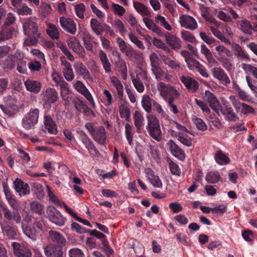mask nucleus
Instances as JSON below:
<instances>
[{
  "instance_id": "20",
  "label": "nucleus",
  "mask_w": 257,
  "mask_h": 257,
  "mask_svg": "<svg viewBox=\"0 0 257 257\" xmlns=\"http://www.w3.org/2000/svg\"><path fill=\"white\" fill-rule=\"evenodd\" d=\"M217 52L218 59L222 62L227 63L228 58L231 56V52L223 45H219L215 47Z\"/></svg>"
},
{
  "instance_id": "39",
  "label": "nucleus",
  "mask_w": 257,
  "mask_h": 257,
  "mask_svg": "<svg viewBox=\"0 0 257 257\" xmlns=\"http://www.w3.org/2000/svg\"><path fill=\"white\" fill-rule=\"evenodd\" d=\"M30 209L33 213L42 215L44 213V205L37 201L32 202L30 204Z\"/></svg>"
},
{
  "instance_id": "11",
  "label": "nucleus",
  "mask_w": 257,
  "mask_h": 257,
  "mask_svg": "<svg viewBox=\"0 0 257 257\" xmlns=\"http://www.w3.org/2000/svg\"><path fill=\"white\" fill-rule=\"evenodd\" d=\"M60 24L63 29L74 35L77 30L76 25L71 18H66L62 17L60 18Z\"/></svg>"
},
{
  "instance_id": "16",
  "label": "nucleus",
  "mask_w": 257,
  "mask_h": 257,
  "mask_svg": "<svg viewBox=\"0 0 257 257\" xmlns=\"http://www.w3.org/2000/svg\"><path fill=\"white\" fill-rule=\"evenodd\" d=\"M75 89L82 94L90 102L93 107H95V103L93 101L91 94L86 88L85 86L80 81H77L74 84Z\"/></svg>"
},
{
  "instance_id": "45",
  "label": "nucleus",
  "mask_w": 257,
  "mask_h": 257,
  "mask_svg": "<svg viewBox=\"0 0 257 257\" xmlns=\"http://www.w3.org/2000/svg\"><path fill=\"white\" fill-rule=\"evenodd\" d=\"M63 73L65 78L68 81L72 80L74 77L71 65H65L63 70Z\"/></svg>"
},
{
  "instance_id": "27",
  "label": "nucleus",
  "mask_w": 257,
  "mask_h": 257,
  "mask_svg": "<svg viewBox=\"0 0 257 257\" xmlns=\"http://www.w3.org/2000/svg\"><path fill=\"white\" fill-rule=\"evenodd\" d=\"M24 84L27 90L29 91L37 93L41 89V83L37 81L28 79Z\"/></svg>"
},
{
  "instance_id": "37",
  "label": "nucleus",
  "mask_w": 257,
  "mask_h": 257,
  "mask_svg": "<svg viewBox=\"0 0 257 257\" xmlns=\"http://www.w3.org/2000/svg\"><path fill=\"white\" fill-rule=\"evenodd\" d=\"M216 162L220 165L227 164L229 163V159L221 150H218L215 155Z\"/></svg>"
},
{
  "instance_id": "13",
  "label": "nucleus",
  "mask_w": 257,
  "mask_h": 257,
  "mask_svg": "<svg viewBox=\"0 0 257 257\" xmlns=\"http://www.w3.org/2000/svg\"><path fill=\"white\" fill-rule=\"evenodd\" d=\"M0 207L4 213V217L8 220L14 219L17 223L21 221V216L18 211H11L5 204H0Z\"/></svg>"
},
{
  "instance_id": "35",
  "label": "nucleus",
  "mask_w": 257,
  "mask_h": 257,
  "mask_svg": "<svg viewBox=\"0 0 257 257\" xmlns=\"http://www.w3.org/2000/svg\"><path fill=\"white\" fill-rule=\"evenodd\" d=\"M32 190L34 192L36 197L39 199H42L45 195L44 188L42 185L38 182H33L31 183Z\"/></svg>"
},
{
  "instance_id": "29",
  "label": "nucleus",
  "mask_w": 257,
  "mask_h": 257,
  "mask_svg": "<svg viewBox=\"0 0 257 257\" xmlns=\"http://www.w3.org/2000/svg\"><path fill=\"white\" fill-rule=\"evenodd\" d=\"M133 6L136 11L140 14L143 18L148 17L150 15V11L145 5L139 2H134Z\"/></svg>"
},
{
  "instance_id": "42",
  "label": "nucleus",
  "mask_w": 257,
  "mask_h": 257,
  "mask_svg": "<svg viewBox=\"0 0 257 257\" xmlns=\"http://www.w3.org/2000/svg\"><path fill=\"white\" fill-rule=\"evenodd\" d=\"M200 51L204 55L208 63H211L214 62V59L212 56V53L205 45L202 44L201 45Z\"/></svg>"
},
{
  "instance_id": "23",
  "label": "nucleus",
  "mask_w": 257,
  "mask_h": 257,
  "mask_svg": "<svg viewBox=\"0 0 257 257\" xmlns=\"http://www.w3.org/2000/svg\"><path fill=\"white\" fill-rule=\"evenodd\" d=\"M49 235L52 241L57 243L56 245H61L63 247L66 244V239L58 231L50 230Z\"/></svg>"
},
{
  "instance_id": "57",
  "label": "nucleus",
  "mask_w": 257,
  "mask_h": 257,
  "mask_svg": "<svg viewBox=\"0 0 257 257\" xmlns=\"http://www.w3.org/2000/svg\"><path fill=\"white\" fill-rule=\"evenodd\" d=\"M119 113L121 117H125L127 121L130 120L131 116L130 109L126 106H121L119 107Z\"/></svg>"
},
{
  "instance_id": "14",
  "label": "nucleus",
  "mask_w": 257,
  "mask_h": 257,
  "mask_svg": "<svg viewBox=\"0 0 257 257\" xmlns=\"http://www.w3.org/2000/svg\"><path fill=\"white\" fill-rule=\"evenodd\" d=\"M58 98V93L54 88H47L43 101L45 105L50 106L51 103H55Z\"/></svg>"
},
{
  "instance_id": "7",
  "label": "nucleus",
  "mask_w": 257,
  "mask_h": 257,
  "mask_svg": "<svg viewBox=\"0 0 257 257\" xmlns=\"http://www.w3.org/2000/svg\"><path fill=\"white\" fill-rule=\"evenodd\" d=\"M228 12L230 16L221 10H216L214 13L219 19L225 22H231L233 20L239 18L238 15L232 8H229Z\"/></svg>"
},
{
  "instance_id": "53",
  "label": "nucleus",
  "mask_w": 257,
  "mask_h": 257,
  "mask_svg": "<svg viewBox=\"0 0 257 257\" xmlns=\"http://www.w3.org/2000/svg\"><path fill=\"white\" fill-rule=\"evenodd\" d=\"M111 5L113 12L115 15L121 17L125 14V10L122 6L114 3H112Z\"/></svg>"
},
{
  "instance_id": "43",
  "label": "nucleus",
  "mask_w": 257,
  "mask_h": 257,
  "mask_svg": "<svg viewBox=\"0 0 257 257\" xmlns=\"http://www.w3.org/2000/svg\"><path fill=\"white\" fill-rule=\"evenodd\" d=\"M52 10L51 7L50 5L43 3L41 4L40 10L39 14L43 17L45 18L51 13Z\"/></svg>"
},
{
  "instance_id": "56",
  "label": "nucleus",
  "mask_w": 257,
  "mask_h": 257,
  "mask_svg": "<svg viewBox=\"0 0 257 257\" xmlns=\"http://www.w3.org/2000/svg\"><path fill=\"white\" fill-rule=\"evenodd\" d=\"M235 54L242 59H248V56L242 50L241 47L238 44H235L233 46Z\"/></svg>"
},
{
  "instance_id": "55",
  "label": "nucleus",
  "mask_w": 257,
  "mask_h": 257,
  "mask_svg": "<svg viewBox=\"0 0 257 257\" xmlns=\"http://www.w3.org/2000/svg\"><path fill=\"white\" fill-rule=\"evenodd\" d=\"M207 8L203 7L202 8V16L207 21L210 23L213 24L216 26L218 25L219 22L214 18L210 17L208 16L207 12Z\"/></svg>"
},
{
  "instance_id": "34",
  "label": "nucleus",
  "mask_w": 257,
  "mask_h": 257,
  "mask_svg": "<svg viewBox=\"0 0 257 257\" xmlns=\"http://www.w3.org/2000/svg\"><path fill=\"white\" fill-rule=\"evenodd\" d=\"M24 233L33 240H36L41 236L42 232L37 229L35 226L27 227L24 230Z\"/></svg>"
},
{
  "instance_id": "17",
  "label": "nucleus",
  "mask_w": 257,
  "mask_h": 257,
  "mask_svg": "<svg viewBox=\"0 0 257 257\" xmlns=\"http://www.w3.org/2000/svg\"><path fill=\"white\" fill-rule=\"evenodd\" d=\"M67 44L69 47L71 48L74 52L80 56H83L84 50L80 45L79 41L75 37H71L67 40Z\"/></svg>"
},
{
  "instance_id": "48",
  "label": "nucleus",
  "mask_w": 257,
  "mask_h": 257,
  "mask_svg": "<svg viewBox=\"0 0 257 257\" xmlns=\"http://www.w3.org/2000/svg\"><path fill=\"white\" fill-rule=\"evenodd\" d=\"M74 10L76 16L80 19L84 18V12L85 11V6L83 3H80L75 6Z\"/></svg>"
},
{
  "instance_id": "6",
  "label": "nucleus",
  "mask_w": 257,
  "mask_h": 257,
  "mask_svg": "<svg viewBox=\"0 0 257 257\" xmlns=\"http://www.w3.org/2000/svg\"><path fill=\"white\" fill-rule=\"evenodd\" d=\"M47 214L50 220L58 226H62L64 224V219L60 212L53 206H49L47 208Z\"/></svg>"
},
{
  "instance_id": "8",
  "label": "nucleus",
  "mask_w": 257,
  "mask_h": 257,
  "mask_svg": "<svg viewBox=\"0 0 257 257\" xmlns=\"http://www.w3.org/2000/svg\"><path fill=\"white\" fill-rule=\"evenodd\" d=\"M179 22L181 27L190 30H194L198 27L195 19L189 15H180Z\"/></svg>"
},
{
  "instance_id": "31",
  "label": "nucleus",
  "mask_w": 257,
  "mask_h": 257,
  "mask_svg": "<svg viewBox=\"0 0 257 257\" xmlns=\"http://www.w3.org/2000/svg\"><path fill=\"white\" fill-rule=\"evenodd\" d=\"M46 33L53 40H58L60 38V33L58 28L54 24L48 23Z\"/></svg>"
},
{
  "instance_id": "49",
  "label": "nucleus",
  "mask_w": 257,
  "mask_h": 257,
  "mask_svg": "<svg viewBox=\"0 0 257 257\" xmlns=\"http://www.w3.org/2000/svg\"><path fill=\"white\" fill-rule=\"evenodd\" d=\"M152 70L154 74L156 75L157 79L161 80L162 78L166 74L165 70H163L159 65H152Z\"/></svg>"
},
{
  "instance_id": "5",
  "label": "nucleus",
  "mask_w": 257,
  "mask_h": 257,
  "mask_svg": "<svg viewBox=\"0 0 257 257\" xmlns=\"http://www.w3.org/2000/svg\"><path fill=\"white\" fill-rule=\"evenodd\" d=\"M14 254L17 257H32L31 249L27 246L18 242H14L12 244Z\"/></svg>"
},
{
  "instance_id": "32",
  "label": "nucleus",
  "mask_w": 257,
  "mask_h": 257,
  "mask_svg": "<svg viewBox=\"0 0 257 257\" xmlns=\"http://www.w3.org/2000/svg\"><path fill=\"white\" fill-rule=\"evenodd\" d=\"M237 27L242 32L246 34H251L252 32V26L248 20L243 19L236 22Z\"/></svg>"
},
{
  "instance_id": "60",
  "label": "nucleus",
  "mask_w": 257,
  "mask_h": 257,
  "mask_svg": "<svg viewBox=\"0 0 257 257\" xmlns=\"http://www.w3.org/2000/svg\"><path fill=\"white\" fill-rule=\"evenodd\" d=\"M31 53L33 55L37 56L39 59V61L37 62L36 64H40L41 63H45L44 55L40 50L38 49L32 50L31 51Z\"/></svg>"
},
{
  "instance_id": "28",
  "label": "nucleus",
  "mask_w": 257,
  "mask_h": 257,
  "mask_svg": "<svg viewBox=\"0 0 257 257\" xmlns=\"http://www.w3.org/2000/svg\"><path fill=\"white\" fill-rule=\"evenodd\" d=\"M221 113L225 116L227 120L229 121H235L238 119L231 107L227 106L222 107L220 108Z\"/></svg>"
},
{
  "instance_id": "21",
  "label": "nucleus",
  "mask_w": 257,
  "mask_h": 257,
  "mask_svg": "<svg viewBox=\"0 0 257 257\" xmlns=\"http://www.w3.org/2000/svg\"><path fill=\"white\" fill-rule=\"evenodd\" d=\"M93 139L98 143L105 145L106 144V131L102 126H99L94 134H92Z\"/></svg>"
},
{
  "instance_id": "15",
  "label": "nucleus",
  "mask_w": 257,
  "mask_h": 257,
  "mask_svg": "<svg viewBox=\"0 0 257 257\" xmlns=\"http://www.w3.org/2000/svg\"><path fill=\"white\" fill-rule=\"evenodd\" d=\"M169 149L173 156L180 160H184L185 158L184 152L172 140H170L167 143Z\"/></svg>"
},
{
  "instance_id": "33",
  "label": "nucleus",
  "mask_w": 257,
  "mask_h": 257,
  "mask_svg": "<svg viewBox=\"0 0 257 257\" xmlns=\"http://www.w3.org/2000/svg\"><path fill=\"white\" fill-rule=\"evenodd\" d=\"M155 21L156 24L159 25L167 31H170L173 29L172 27L169 23L166 18L161 15L158 14L155 16Z\"/></svg>"
},
{
  "instance_id": "54",
  "label": "nucleus",
  "mask_w": 257,
  "mask_h": 257,
  "mask_svg": "<svg viewBox=\"0 0 257 257\" xmlns=\"http://www.w3.org/2000/svg\"><path fill=\"white\" fill-rule=\"evenodd\" d=\"M181 55L184 58L185 62L187 64H199L198 62L196 63L195 59L191 57L190 54L187 51H182Z\"/></svg>"
},
{
  "instance_id": "2",
  "label": "nucleus",
  "mask_w": 257,
  "mask_h": 257,
  "mask_svg": "<svg viewBox=\"0 0 257 257\" xmlns=\"http://www.w3.org/2000/svg\"><path fill=\"white\" fill-rule=\"evenodd\" d=\"M148 125L147 129L150 136L155 140L160 141L162 139V132L160 128L159 121L153 114L147 115Z\"/></svg>"
},
{
  "instance_id": "40",
  "label": "nucleus",
  "mask_w": 257,
  "mask_h": 257,
  "mask_svg": "<svg viewBox=\"0 0 257 257\" xmlns=\"http://www.w3.org/2000/svg\"><path fill=\"white\" fill-rule=\"evenodd\" d=\"M221 179V176L218 172L210 171L206 176V181L210 184H215Z\"/></svg>"
},
{
  "instance_id": "12",
  "label": "nucleus",
  "mask_w": 257,
  "mask_h": 257,
  "mask_svg": "<svg viewBox=\"0 0 257 257\" xmlns=\"http://www.w3.org/2000/svg\"><path fill=\"white\" fill-rule=\"evenodd\" d=\"M166 43L174 50L178 51L182 47L181 40L176 35L170 33L164 35Z\"/></svg>"
},
{
  "instance_id": "44",
  "label": "nucleus",
  "mask_w": 257,
  "mask_h": 257,
  "mask_svg": "<svg viewBox=\"0 0 257 257\" xmlns=\"http://www.w3.org/2000/svg\"><path fill=\"white\" fill-rule=\"evenodd\" d=\"M181 38L185 41L193 44L196 43V39L195 37L189 32L183 30L181 32Z\"/></svg>"
},
{
  "instance_id": "52",
  "label": "nucleus",
  "mask_w": 257,
  "mask_h": 257,
  "mask_svg": "<svg viewBox=\"0 0 257 257\" xmlns=\"http://www.w3.org/2000/svg\"><path fill=\"white\" fill-rule=\"evenodd\" d=\"M189 69L193 70L199 72L204 77H208V75L203 65H188Z\"/></svg>"
},
{
  "instance_id": "62",
  "label": "nucleus",
  "mask_w": 257,
  "mask_h": 257,
  "mask_svg": "<svg viewBox=\"0 0 257 257\" xmlns=\"http://www.w3.org/2000/svg\"><path fill=\"white\" fill-rule=\"evenodd\" d=\"M132 127L129 123H126L125 125V133L126 139L130 145L132 144L133 134L132 132Z\"/></svg>"
},
{
  "instance_id": "18",
  "label": "nucleus",
  "mask_w": 257,
  "mask_h": 257,
  "mask_svg": "<svg viewBox=\"0 0 257 257\" xmlns=\"http://www.w3.org/2000/svg\"><path fill=\"white\" fill-rule=\"evenodd\" d=\"M16 191L20 196L30 193L29 186L27 183H25L21 179L17 178L14 182Z\"/></svg>"
},
{
  "instance_id": "25",
  "label": "nucleus",
  "mask_w": 257,
  "mask_h": 257,
  "mask_svg": "<svg viewBox=\"0 0 257 257\" xmlns=\"http://www.w3.org/2000/svg\"><path fill=\"white\" fill-rule=\"evenodd\" d=\"M143 21L148 29L158 35H161L162 34L161 29L157 26L156 24L152 19L146 17L143 18Z\"/></svg>"
},
{
  "instance_id": "19",
  "label": "nucleus",
  "mask_w": 257,
  "mask_h": 257,
  "mask_svg": "<svg viewBox=\"0 0 257 257\" xmlns=\"http://www.w3.org/2000/svg\"><path fill=\"white\" fill-rule=\"evenodd\" d=\"M213 76L221 82L223 84L227 85L230 83V79L224 71L219 67H215L212 70Z\"/></svg>"
},
{
  "instance_id": "59",
  "label": "nucleus",
  "mask_w": 257,
  "mask_h": 257,
  "mask_svg": "<svg viewBox=\"0 0 257 257\" xmlns=\"http://www.w3.org/2000/svg\"><path fill=\"white\" fill-rule=\"evenodd\" d=\"M17 13L21 15H28L32 14V10L26 5L23 4L18 10Z\"/></svg>"
},
{
  "instance_id": "58",
  "label": "nucleus",
  "mask_w": 257,
  "mask_h": 257,
  "mask_svg": "<svg viewBox=\"0 0 257 257\" xmlns=\"http://www.w3.org/2000/svg\"><path fill=\"white\" fill-rule=\"evenodd\" d=\"M24 58V54L20 51H17L16 53L14 55L11 56V59L12 61L14 63L19 64V63H21L22 61L23 60Z\"/></svg>"
},
{
  "instance_id": "51",
  "label": "nucleus",
  "mask_w": 257,
  "mask_h": 257,
  "mask_svg": "<svg viewBox=\"0 0 257 257\" xmlns=\"http://www.w3.org/2000/svg\"><path fill=\"white\" fill-rule=\"evenodd\" d=\"M149 179L154 186L157 188H162V183L158 176H155L151 173L149 174Z\"/></svg>"
},
{
  "instance_id": "61",
  "label": "nucleus",
  "mask_w": 257,
  "mask_h": 257,
  "mask_svg": "<svg viewBox=\"0 0 257 257\" xmlns=\"http://www.w3.org/2000/svg\"><path fill=\"white\" fill-rule=\"evenodd\" d=\"M178 140L184 145L187 147H190L192 146V142L191 139L188 138L187 135H184L183 134L179 133L178 134Z\"/></svg>"
},
{
  "instance_id": "22",
  "label": "nucleus",
  "mask_w": 257,
  "mask_h": 257,
  "mask_svg": "<svg viewBox=\"0 0 257 257\" xmlns=\"http://www.w3.org/2000/svg\"><path fill=\"white\" fill-rule=\"evenodd\" d=\"M181 80L188 89L192 92H195L198 89L199 83L190 77L183 76L181 77Z\"/></svg>"
},
{
  "instance_id": "47",
  "label": "nucleus",
  "mask_w": 257,
  "mask_h": 257,
  "mask_svg": "<svg viewBox=\"0 0 257 257\" xmlns=\"http://www.w3.org/2000/svg\"><path fill=\"white\" fill-rule=\"evenodd\" d=\"M128 38L130 41L140 49H145L143 43L139 40L138 38L132 32L128 34Z\"/></svg>"
},
{
  "instance_id": "10",
  "label": "nucleus",
  "mask_w": 257,
  "mask_h": 257,
  "mask_svg": "<svg viewBox=\"0 0 257 257\" xmlns=\"http://www.w3.org/2000/svg\"><path fill=\"white\" fill-rule=\"evenodd\" d=\"M204 97L209 103L210 107L215 111L217 115L219 116V110L222 106L220 105L219 100L214 94L209 90H206Z\"/></svg>"
},
{
  "instance_id": "41",
  "label": "nucleus",
  "mask_w": 257,
  "mask_h": 257,
  "mask_svg": "<svg viewBox=\"0 0 257 257\" xmlns=\"http://www.w3.org/2000/svg\"><path fill=\"white\" fill-rule=\"evenodd\" d=\"M135 125L138 133H141V128L143 124L144 117L139 111H136L134 115Z\"/></svg>"
},
{
  "instance_id": "9",
  "label": "nucleus",
  "mask_w": 257,
  "mask_h": 257,
  "mask_svg": "<svg viewBox=\"0 0 257 257\" xmlns=\"http://www.w3.org/2000/svg\"><path fill=\"white\" fill-rule=\"evenodd\" d=\"M47 257H64L63 247L61 245L50 244L44 248Z\"/></svg>"
},
{
  "instance_id": "3",
  "label": "nucleus",
  "mask_w": 257,
  "mask_h": 257,
  "mask_svg": "<svg viewBox=\"0 0 257 257\" xmlns=\"http://www.w3.org/2000/svg\"><path fill=\"white\" fill-rule=\"evenodd\" d=\"M39 114V110L38 109H31L29 113L27 114L23 119V126L27 130L32 128L38 122Z\"/></svg>"
},
{
  "instance_id": "30",
  "label": "nucleus",
  "mask_w": 257,
  "mask_h": 257,
  "mask_svg": "<svg viewBox=\"0 0 257 257\" xmlns=\"http://www.w3.org/2000/svg\"><path fill=\"white\" fill-rule=\"evenodd\" d=\"M79 134L82 142L83 144H85L86 148L88 150H93L96 154L98 153V151L95 148L94 145H93L92 142L90 140V139L88 137L87 135L85 132L83 131H80L78 132Z\"/></svg>"
},
{
  "instance_id": "38",
  "label": "nucleus",
  "mask_w": 257,
  "mask_h": 257,
  "mask_svg": "<svg viewBox=\"0 0 257 257\" xmlns=\"http://www.w3.org/2000/svg\"><path fill=\"white\" fill-rule=\"evenodd\" d=\"M90 26L93 32L97 36L102 33V25L96 19L92 18L90 20Z\"/></svg>"
},
{
  "instance_id": "46",
  "label": "nucleus",
  "mask_w": 257,
  "mask_h": 257,
  "mask_svg": "<svg viewBox=\"0 0 257 257\" xmlns=\"http://www.w3.org/2000/svg\"><path fill=\"white\" fill-rule=\"evenodd\" d=\"M76 70L79 75L82 76L85 79L91 78L90 74L84 65H77Z\"/></svg>"
},
{
  "instance_id": "26",
  "label": "nucleus",
  "mask_w": 257,
  "mask_h": 257,
  "mask_svg": "<svg viewBox=\"0 0 257 257\" xmlns=\"http://www.w3.org/2000/svg\"><path fill=\"white\" fill-rule=\"evenodd\" d=\"M44 124L49 133L55 135L57 134L56 124L50 115H48L44 116Z\"/></svg>"
},
{
  "instance_id": "36",
  "label": "nucleus",
  "mask_w": 257,
  "mask_h": 257,
  "mask_svg": "<svg viewBox=\"0 0 257 257\" xmlns=\"http://www.w3.org/2000/svg\"><path fill=\"white\" fill-rule=\"evenodd\" d=\"M155 101L151 98L148 95H145L142 100V105L144 109L147 112H151L152 105Z\"/></svg>"
},
{
  "instance_id": "24",
  "label": "nucleus",
  "mask_w": 257,
  "mask_h": 257,
  "mask_svg": "<svg viewBox=\"0 0 257 257\" xmlns=\"http://www.w3.org/2000/svg\"><path fill=\"white\" fill-rule=\"evenodd\" d=\"M3 232L9 238H14L17 234V228L15 226H12L9 223H4L2 226Z\"/></svg>"
},
{
  "instance_id": "4",
  "label": "nucleus",
  "mask_w": 257,
  "mask_h": 257,
  "mask_svg": "<svg viewBox=\"0 0 257 257\" xmlns=\"http://www.w3.org/2000/svg\"><path fill=\"white\" fill-rule=\"evenodd\" d=\"M158 89L160 92L161 96L166 99L170 95H174L175 97H179L180 93L174 87L161 82L158 86Z\"/></svg>"
},
{
  "instance_id": "1",
  "label": "nucleus",
  "mask_w": 257,
  "mask_h": 257,
  "mask_svg": "<svg viewBox=\"0 0 257 257\" xmlns=\"http://www.w3.org/2000/svg\"><path fill=\"white\" fill-rule=\"evenodd\" d=\"M23 31L25 35L28 38L26 39L24 42L25 46L32 45L37 43V38L40 36V34L38 32V27L35 18H30L25 20L23 23Z\"/></svg>"
},
{
  "instance_id": "64",
  "label": "nucleus",
  "mask_w": 257,
  "mask_h": 257,
  "mask_svg": "<svg viewBox=\"0 0 257 257\" xmlns=\"http://www.w3.org/2000/svg\"><path fill=\"white\" fill-rule=\"evenodd\" d=\"M113 27L116 29L121 34H122L125 30V27L123 23L119 19L114 20L112 25Z\"/></svg>"
},
{
  "instance_id": "63",
  "label": "nucleus",
  "mask_w": 257,
  "mask_h": 257,
  "mask_svg": "<svg viewBox=\"0 0 257 257\" xmlns=\"http://www.w3.org/2000/svg\"><path fill=\"white\" fill-rule=\"evenodd\" d=\"M76 109L77 110V113L79 114L84 109V106H86L82 100L78 98L74 99L73 101Z\"/></svg>"
},
{
  "instance_id": "50",
  "label": "nucleus",
  "mask_w": 257,
  "mask_h": 257,
  "mask_svg": "<svg viewBox=\"0 0 257 257\" xmlns=\"http://www.w3.org/2000/svg\"><path fill=\"white\" fill-rule=\"evenodd\" d=\"M162 2H163L164 6L168 11L174 16L176 14V5L175 4L172 3V0H160Z\"/></svg>"
}]
</instances>
